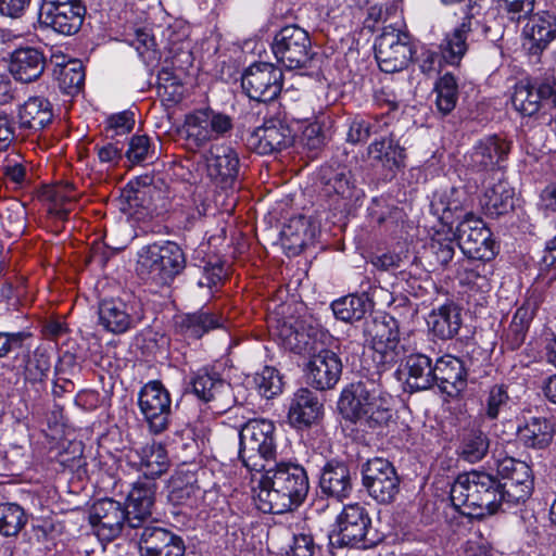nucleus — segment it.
Instances as JSON below:
<instances>
[{
	"label": "nucleus",
	"instance_id": "obj_1",
	"mask_svg": "<svg viewBox=\"0 0 556 556\" xmlns=\"http://www.w3.org/2000/svg\"><path fill=\"white\" fill-rule=\"evenodd\" d=\"M256 503L267 514H283L298 508L306 498L309 483L305 469L291 462L273 463L262 469Z\"/></svg>",
	"mask_w": 556,
	"mask_h": 556
},
{
	"label": "nucleus",
	"instance_id": "obj_2",
	"mask_svg": "<svg viewBox=\"0 0 556 556\" xmlns=\"http://www.w3.org/2000/svg\"><path fill=\"white\" fill-rule=\"evenodd\" d=\"M338 408L345 420L375 431L388 427L392 420L393 397L384 390L378 375V379L366 378L346 386Z\"/></svg>",
	"mask_w": 556,
	"mask_h": 556
},
{
	"label": "nucleus",
	"instance_id": "obj_3",
	"mask_svg": "<svg viewBox=\"0 0 556 556\" xmlns=\"http://www.w3.org/2000/svg\"><path fill=\"white\" fill-rule=\"evenodd\" d=\"M450 495L453 506L471 518L491 516L506 505L501 481L483 471L459 475L452 484Z\"/></svg>",
	"mask_w": 556,
	"mask_h": 556
},
{
	"label": "nucleus",
	"instance_id": "obj_4",
	"mask_svg": "<svg viewBox=\"0 0 556 556\" xmlns=\"http://www.w3.org/2000/svg\"><path fill=\"white\" fill-rule=\"evenodd\" d=\"M185 267V253L175 242L152 243L138 251L137 274L157 286L170 285Z\"/></svg>",
	"mask_w": 556,
	"mask_h": 556
},
{
	"label": "nucleus",
	"instance_id": "obj_5",
	"mask_svg": "<svg viewBox=\"0 0 556 556\" xmlns=\"http://www.w3.org/2000/svg\"><path fill=\"white\" fill-rule=\"evenodd\" d=\"M275 431L274 422L263 418L250 419L241 427L239 458L250 471L262 472V469L275 463Z\"/></svg>",
	"mask_w": 556,
	"mask_h": 556
},
{
	"label": "nucleus",
	"instance_id": "obj_6",
	"mask_svg": "<svg viewBox=\"0 0 556 556\" xmlns=\"http://www.w3.org/2000/svg\"><path fill=\"white\" fill-rule=\"evenodd\" d=\"M231 129L232 119L229 115L212 109H201L186 115L180 132L187 147L195 151Z\"/></svg>",
	"mask_w": 556,
	"mask_h": 556
},
{
	"label": "nucleus",
	"instance_id": "obj_7",
	"mask_svg": "<svg viewBox=\"0 0 556 556\" xmlns=\"http://www.w3.org/2000/svg\"><path fill=\"white\" fill-rule=\"evenodd\" d=\"M454 236L462 252L471 260L492 261L497 251L491 230L472 213H466L456 226Z\"/></svg>",
	"mask_w": 556,
	"mask_h": 556
},
{
	"label": "nucleus",
	"instance_id": "obj_8",
	"mask_svg": "<svg viewBox=\"0 0 556 556\" xmlns=\"http://www.w3.org/2000/svg\"><path fill=\"white\" fill-rule=\"evenodd\" d=\"M99 325L113 334H123L139 326L144 314L143 308L136 298H110L104 299L98 306Z\"/></svg>",
	"mask_w": 556,
	"mask_h": 556
},
{
	"label": "nucleus",
	"instance_id": "obj_9",
	"mask_svg": "<svg viewBox=\"0 0 556 556\" xmlns=\"http://www.w3.org/2000/svg\"><path fill=\"white\" fill-rule=\"evenodd\" d=\"M271 50L277 61L289 70L305 67L313 55L308 33L298 25L282 27L274 37Z\"/></svg>",
	"mask_w": 556,
	"mask_h": 556
},
{
	"label": "nucleus",
	"instance_id": "obj_10",
	"mask_svg": "<svg viewBox=\"0 0 556 556\" xmlns=\"http://www.w3.org/2000/svg\"><path fill=\"white\" fill-rule=\"evenodd\" d=\"M375 56L382 72L402 71L413 56L409 35L392 25L386 26L376 39Z\"/></svg>",
	"mask_w": 556,
	"mask_h": 556
},
{
	"label": "nucleus",
	"instance_id": "obj_11",
	"mask_svg": "<svg viewBox=\"0 0 556 556\" xmlns=\"http://www.w3.org/2000/svg\"><path fill=\"white\" fill-rule=\"evenodd\" d=\"M86 12L83 0H43L40 18L47 27L71 36L81 28Z\"/></svg>",
	"mask_w": 556,
	"mask_h": 556
},
{
	"label": "nucleus",
	"instance_id": "obj_12",
	"mask_svg": "<svg viewBox=\"0 0 556 556\" xmlns=\"http://www.w3.org/2000/svg\"><path fill=\"white\" fill-rule=\"evenodd\" d=\"M362 475L363 485L378 503L389 504L395 500L400 491V478L389 460L380 457L368 459Z\"/></svg>",
	"mask_w": 556,
	"mask_h": 556
},
{
	"label": "nucleus",
	"instance_id": "obj_13",
	"mask_svg": "<svg viewBox=\"0 0 556 556\" xmlns=\"http://www.w3.org/2000/svg\"><path fill=\"white\" fill-rule=\"evenodd\" d=\"M139 408L152 433L159 434L168 428L172 399L160 381H150L142 387L139 393Z\"/></svg>",
	"mask_w": 556,
	"mask_h": 556
},
{
	"label": "nucleus",
	"instance_id": "obj_14",
	"mask_svg": "<svg viewBox=\"0 0 556 556\" xmlns=\"http://www.w3.org/2000/svg\"><path fill=\"white\" fill-rule=\"evenodd\" d=\"M250 99L267 102L274 100L282 88V72L270 63L252 64L241 79Z\"/></svg>",
	"mask_w": 556,
	"mask_h": 556
},
{
	"label": "nucleus",
	"instance_id": "obj_15",
	"mask_svg": "<svg viewBox=\"0 0 556 556\" xmlns=\"http://www.w3.org/2000/svg\"><path fill=\"white\" fill-rule=\"evenodd\" d=\"M368 333L371 348L379 355L378 364L392 365L402 357L403 348L400 345V329L395 318L389 315L376 318Z\"/></svg>",
	"mask_w": 556,
	"mask_h": 556
},
{
	"label": "nucleus",
	"instance_id": "obj_16",
	"mask_svg": "<svg viewBox=\"0 0 556 556\" xmlns=\"http://www.w3.org/2000/svg\"><path fill=\"white\" fill-rule=\"evenodd\" d=\"M128 509L119 502L103 498L93 504L89 520L97 534L110 541L117 538L126 526L128 527Z\"/></svg>",
	"mask_w": 556,
	"mask_h": 556
},
{
	"label": "nucleus",
	"instance_id": "obj_17",
	"mask_svg": "<svg viewBox=\"0 0 556 556\" xmlns=\"http://www.w3.org/2000/svg\"><path fill=\"white\" fill-rule=\"evenodd\" d=\"M290 127L279 119L266 121L247 138L248 147L261 155L273 154L291 146Z\"/></svg>",
	"mask_w": 556,
	"mask_h": 556
},
{
	"label": "nucleus",
	"instance_id": "obj_18",
	"mask_svg": "<svg viewBox=\"0 0 556 556\" xmlns=\"http://www.w3.org/2000/svg\"><path fill=\"white\" fill-rule=\"evenodd\" d=\"M371 520L365 507L355 503L344 506L337 518V536L341 545L366 543Z\"/></svg>",
	"mask_w": 556,
	"mask_h": 556
},
{
	"label": "nucleus",
	"instance_id": "obj_19",
	"mask_svg": "<svg viewBox=\"0 0 556 556\" xmlns=\"http://www.w3.org/2000/svg\"><path fill=\"white\" fill-rule=\"evenodd\" d=\"M542 101H546L556 108V80L547 78L538 86L520 81L515 86L511 103L516 111L522 115L535 114Z\"/></svg>",
	"mask_w": 556,
	"mask_h": 556
},
{
	"label": "nucleus",
	"instance_id": "obj_20",
	"mask_svg": "<svg viewBox=\"0 0 556 556\" xmlns=\"http://www.w3.org/2000/svg\"><path fill=\"white\" fill-rule=\"evenodd\" d=\"M341 374V359L330 350H321L313 355L306 366L308 384L320 391L334 388Z\"/></svg>",
	"mask_w": 556,
	"mask_h": 556
},
{
	"label": "nucleus",
	"instance_id": "obj_21",
	"mask_svg": "<svg viewBox=\"0 0 556 556\" xmlns=\"http://www.w3.org/2000/svg\"><path fill=\"white\" fill-rule=\"evenodd\" d=\"M139 549L141 556H184L185 543L164 528L147 526L140 535Z\"/></svg>",
	"mask_w": 556,
	"mask_h": 556
},
{
	"label": "nucleus",
	"instance_id": "obj_22",
	"mask_svg": "<svg viewBox=\"0 0 556 556\" xmlns=\"http://www.w3.org/2000/svg\"><path fill=\"white\" fill-rule=\"evenodd\" d=\"M193 393L203 402L212 403L217 412L228 409L232 402L231 386L216 374L198 372L191 380Z\"/></svg>",
	"mask_w": 556,
	"mask_h": 556
},
{
	"label": "nucleus",
	"instance_id": "obj_23",
	"mask_svg": "<svg viewBox=\"0 0 556 556\" xmlns=\"http://www.w3.org/2000/svg\"><path fill=\"white\" fill-rule=\"evenodd\" d=\"M208 176L225 187H231L239 173V156L229 146L215 144L206 154Z\"/></svg>",
	"mask_w": 556,
	"mask_h": 556
},
{
	"label": "nucleus",
	"instance_id": "obj_24",
	"mask_svg": "<svg viewBox=\"0 0 556 556\" xmlns=\"http://www.w3.org/2000/svg\"><path fill=\"white\" fill-rule=\"evenodd\" d=\"M155 482L147 479L137 481L127 496L128 528L143 527L152 516L154 505Z\"/></svg>",
	"mask_w": 556,
	"mask_h": 556
},
{
	"label": "nucleus",
	"instance_id": "obj_25",
	"mask_svg": "<svg viewBox=\"0 0 556 556\" xmlns=\"http://www.w3.org/2000/svg\"><path fill=\"white\" fill-rule=\"evenodd\" d=\"M468 195L463 188L452 187L448 190L434 194L430 208L433 215L442 222V224L452 227L454 222L464 219V215L468 213Z\"/></svg>",
	"mask_w": 556,
	"mask_h": 556
},
{
	"label": "nucleus",
	"instance_id": "obj_26",
	"mask_svg": "<svg viewBox=\"0 0 556 556\" xmlns=\"http://www.w3.org/2000/svg\"><path fill=\"white\" fill-rule=\"evenodd\" d=\"M510 151L509 143L498 137L489 136L481 139L470 154V166L478 172L494 170Z\"/></svg>",
	"mask_w": 556,
	"mask_h": 556
},
{
	"label": "nucleus",
	"instance_id": "obj_27",
	"mask_svg": "<svg viewBox=\"0 0 556 556\" xmlns=\"http://www.w3.org/2000/svg\"><path fill=\"white\" fill-rule=\"evenodd\" d=\"M46 59L42 52L33 47L16 49L11 55L10 72L15 79L30 83L45 71Z\"/></svg>",
	"mask_w": 556,
	"mask_h": 556
},
{
	"label": "nucleus",
	"instance_id": "obj_28",
	"mask_svg": "<svg viewBox=\"0 0 556 556\" xmlns=\"http://www.w3.org/2000/svg\"><path fill=\"white\" fill-rule=\"evenodd\" d=\"M323 405L315 394L308 389H300L291 399L288 419L294 427H308L314 424L321 414Z\"/></svg>",
	"mask_w": 556,
	"mask_h": 556
},
{
	"label": "nucleus",
	"instance_id": "obj_29",
	"mask_svg": "<svg viewBox=\"0 0 556 556\" xmlns=\"http://www.w3.org/2000/svg\"><path fill=\"white\" fill-rule=\"evenodd\" d=\"M528 16L523 34L532 42L531 49L542 52L556 38V16L546 11Z\"/></svg>",
	"mask_w": 556,
	"mask_h": 556
},
{
	"label": "nucleus",
	"instance_id": "obj_30",
	"mask_svg": "<svg viewBox=\"0 0 556 556\" xmlns=\"http://www.w3.org/2000/svg\"><path fill=\"white\" fill-rule=\"evenodd\" d=\"M367 156L374 165L393 172L404 165L405 149L393 137H386L368 146Z\"/></svg>",
	"mask_w": 556,
	"mask_h": 556
},
{
	"label": "nucleus",
	"instance_id": "obj_31",
	"mask_svg": "<svg viewBox=\"0 0 556 556\" xmlns=\"http://www.w3.org/2000/svg\"><path fill=\"white\" fill-rule=\"evenodd\" d=\"M321 491L338 500L348 497L352 491L350 469L342 463H328L320 476Z\"/></svg>",
	"mask_w": 556,
	"mask_h": 556
},
{
	"label": "nucleus",
	"instance_id": "obj_32",
	"mask_svg": "<svg viewBox=\"0 0 556 556\" xmlns=\"http://www.w3.org/2000/svg\"><path fill=\"white\" fill-rule=\"evenodd\" d=\"M434 382L442 390L452 393L450 388L459 391L466 382V371L463 362L452 355H444L434 365Z\"/></svg>",
	"mask_w": 556,
	"mask_h": 556
},
{
	"label": "nucleus",
	"instance_id": "obj_33",
	"mask_svg": "<svg viewBox=\"0 0 556 556\" xmlns=\"http://www.w3.org/2000/svg\"><path fill=\"white\" fill-rule=\"evenodd\" d=\"M454 255V240L447 235L435 232L425 248L424 258L429 271H440L447 268Z\"/></svg>",
	"mask_w": 556,
	"mask_h": 556
},
{
	"label": "nucleus",
	"instance_id": "obj_34",
	"mask_svg": "<svg viewBox=\"0 0 556 556\" xmlns=\"http://www.w3.org/2000/svg\"><path fill=\"white\" fill-rule=\"evenodd\" d=\"M50 102L41 97H30L21 105L18 121L22 128L41 130L52 121Z\"/></svg>",
	"mask_w": 556,
	"mask_h": 556
},
{
	"label": "nucleus",
	"instance_id": "obj_35",
	"mask_svg": "<svg viewBox=\"0 0 556 556\" xmlns=\"http://www.w3.org/2000/svg\"><path fill=\"white\" fill-rule=\"evenodd\" d=\"M471 17H466L459 26L445 36L440 45L441 55L451 65H458L468 50L467 39L471 33Z\"/></svg>",
	"mask_w": 556,
	"mask_h": 556
},
{
	"label": "nucleus",
	"instance_id": "obj_36",
	"mask_svg": "<svg viewBox=\"0 0 556 556\" xmlns=\"http://www.w3.org/2000/svg\"><path fill=\"white\" fill-rule=\"evenodd\" d=\"M428 325L438 338L452 339L458 333L462 325L460 312L453 304L442 305L429 315Z\"/></svg>",
	"mask_w": 556,
	"mask_h": 556
},
{
	"label": "nucleus",
	"instance_id": "obj_37",
	"mask_svg": "<svg viewBox=\"0 0 556 556\" xmlns=\"http://www.w3.org/2000/svg\"><path fill=\"white\" fill-rule=\"evenodd\" d=\"M533 490L532 472L527 464L520 466L515 476L505 482H501V491L507 506L523 503L531 495Z\"/></svg>",
	"mask_w": 556,
	"mask_h": 556
},
{
	"label": "nucleus",
	"instance_id": "obj_38",
	"mask_svg": "<svg viewBox=\"0 0 556 556\" xmlns=\"http://www.w3.org/2000/svg\"><path fill=\"white\" fill-rule=\"evenodd\" d=\"M225 321L217 314L199 312L180 317L176 325L179 332L186 338L200 339L211 329L223 328Z\"/></svg>",
	"mask_w": 556,
	"mask_h": 556
},
{
	"label": "nucleus",
	"instance_id": "obj_39",
	"mask_svg": "<svg viewBox=\"0 0 556 556\" xmlns=\"http://www.w3.org/2000/svg\"><path fill=\"white\" fill-rule=\"evenodd\" d=\"M481 206L485 214L492 217L506 214L514 206L513 188L506 181L500 180L485 190L481 199Z\"/></svg>",
	"mask_w": 556,
	"mask_h": 556
},
{
	"label": "nucleus",
	"instance_id": "obj_40",
	"mask_svg": "<svg viewBox=\"0 0 556 556\" xmlns=\"http://www.w3.org/2000/svg\"><path fill=\"white\" fill-rule=\"evenodd\" d=\"M406 382L414 390H426L434 383V366L424 354H412L406 359Z\"/></svg>",
	"mask_w": 556,
	"mask_h": 556
},
{
	"label": "nucleus",
	"instance_id": "obj_41",
	"mask_svg": "<svg viewBox=\"0 0 556 556\" xmlns=\"http://www.w3.org/2000/svg\"><path fill=\"white\" fill-rule=\"evenodd\" d=\"M490 447L489 437L477 428L464 429L460 433L458 455L468 463H477L485 457Z\"/></svg>",
	"mask_w": 556,
	"mask_h": 556
},
{
	"label": "nucleus",
	"instance_id": "obj_42",
	"mask_svg": "<svg viewBox=\"0 0 556 556\" xmlns=\"http://www.w3.org/2000/svg\"><path fill=\"white\" fill-rule=\"evenodd\" d=\"M517 437L528 447L544 448L552 441L553 427L546 418L533 417L518 428Z\"/></svg>",
	"mask_w": 556,
	"mask_h": 556
},
{
	"label": "nucleus",
	"instance_id": "obj_43",
	"mask_svg": "<svg viewBox=\"0 0 556 556\" xmlns=\"http://www.w3.org/2000/svg\"><path fill=\"white\" fill-rule=\"evenodd\" d=\"M169 459L165 447L160 443H151L140 451V470L147 479L153 480L166 472Z\"/></svg>",
	"mask_w": 556,
	"mask_h": 556
},
{
	"label": "nucleus",
	"instance_id": "obj_44",
	"mask_svg": "<svg viewBox=\"0 0 556 556\" xmlns=\"http://www.w3.org/2000/svg\"><path fill=\"white\" fill-rule=\"evenodd\" d=\"M311 238L309 222L303 216L291 218L281 231L283 247L293 254L300 253Z\"/></svg>",
	"mask_w": 556,
	"mask_h": 556
},
{
	"label": "nucleus",
	"instance_id": "obj_45",
	"mask_svg": "<svg viewBox=\"0 0 556 556\" xmlns=\"http://www.w3.org/2000/svg\"><path fill=\"white\" fill-rule=\"evenodd\" d=\"M169 500L177 505L185 504L200 493L195 473L192 471L176 472L169 480Z\"/></svg>",
	"mask_w": 556,
	"mask_h": 556
},
{
	"label": "nucleus",
	"instance_id": "obj_46",
	"mask_svg": "<svg viewBox=\"0 0 556 556\" xmlns=\"http://www.w3.org/2000/svg\"><path fill=\"white\" fill-rule=\"evenodd\" d=\"M434 92L437 94L435 105L442 115L450 114L456 106L458 100V84L456 78L446 73L435 83Z\"/></svg>",
	"mask_w": 556,
	"mask_h": 556
},
{
	"label": "nucleus",
	"instance_id": "obj_47",
	"mask_svg": "<svg viewBox=\"0 0 556 556\" xmlns=\"http://www.w3.org/2000/svg\"><path fill=\"white\" fill-rule=\"evenodd\" d=\"M368 306V301L364 295L353 294L343 296L331 305L336 317L348 323L362 319Z\"/></svg>",
	"mask_w": 556,
	"mask_h": 556
},
{
	"label": "nucleus",
	"instance_id": "obj_48",
	"mask_svg": "<svg viewBox=\"0 0 556 556\" xmlns=\"http://www.w3.org/2000/svg\"><path fill=\"white\" fill-rule=\"evenodd\" d=\"M24 509L14 503L0 504V534L15 536L26 525Z\"/></svg>",
	"mask_w": 556,
	"mask_h": 556
},
{
	"label": "nucleus",
	"instance_id": "obj_49",
	"mask_svg": "<svg viewBox=\"0 0 556 556\" xmlns=\"http://www.w3.org/2000/svg\"><path fill=\"white\" fill-rule=\"evenodd\" d=\"M269 331L286 349L291 351L301 349L299 338L303 336L299 333L291 319L270 317Z\"/></svg>",
	"mask_w": 556,
	"mask_h": 556
},
{
	"label": "nucleus",
	"instance_id": "obj_50",
	"mask_svg": "<svg viewBox=\"0 0 556 556\" xmlns=\"http://www.w3.org/2000/svg\"><path fill=\"white\" fill-rule=\"evenodd\" d=\"M29 352L22 353L25 361L24 369L26 378L30 381H41L51 368L50 355L43 349H36L31 355Z\"/></svg>",
	"mask_w": 556,
	"mask_h": 556
},
{
	"label": "nucleus",
	"instance_id": "obj_51",
	"mask_svg": "<svg viewBox=\"0 0 556 556\" xmlns=\"http://www.w3.org/2000/svg\"><path fill=\"white\" fill-rule=\"evenodd\" d=\"M155 142L146 135H136L129 141L126 156L131 163L153 161L157 157Z\"/></svg>",
	"mask_w": 556,
	"mask_h": 556
},
{
	"label": "nucleus",
	"instance_id": "obj_52",
	"mask_svg": "<svg viewBox=\"0 0 556 556\" xmlns=\"http://www.w3.org/2000/svg\"><path fill=\"white\" fill-rule=\"evenodd\" d=\"M325 192L327 195H338L344 200L354 198L356 188L351 173L345 169L333 173L326 181Z\"/></svg>",
	"mask_w": 556,
	"mask_h": 556
},
{
	"label": "nucleus",
	"instance_id": "obj_53",
	"mask_svg": "<svg viewBox=\"0 0 556 556\" xmlns=\"http://www.w3.org/2000/svg\"><path fill=\"white\" fill-rule=\"evenodd\" d=\"M55 74L58 75L61 88H63L67 93L77 92L85 81L83 66L76 61L67 62V65L60 68L59 72L55 71Z\"/></svg>",
	"mask_w": 556,
	"mask_h": 556
},
{
	"label": "nucleus",
	"instance_id": "obj_54",
	"mask_svg": "<svg viewBox=\"0 0 556 556\" xmlns=\"http://www.w3.org/2000/svg\"><path fill=\"white\" fill-rule=\"evenodd\" d=\"M254 380L258 393L266 399L274 397L282 390V379L274 367H264L261 372L256 374Z\"/></svg>",
	"mask_w": 556,
	"mask_h": 556
},
{
	"label": "nucleus",
	"instance_id": "obj_55",
	"mask_svg": "<svg viewBox=\"0 0 556 556\" xmlns=\"http://www.w3.org/2000/svg\"><path fill=\"white\" fill-rule=\"evenodd\" d=\"M29 332H0V358L7 356L10 352L20 353L29 351Z\"/></svg>",
	"mask_w": 556,
	"mask_h": 556
},
{
	"label": "nucleus",
	"instance_id": "obj_56",
	"mask_svg": "<svg viewBox=\"0 0 556 556\" xmlns=\"http://www.w3.org/2000/svg\"><path fill=\"white\" fill-rule=\"evenodd\" d=\"M458 278L462 285L468 286L477 291L486 292L490 290V282L484 265L466 267L463 271L458 273Z\"/></svg>",
	"mask_w": 556,
	"mask_h": 556
},
{
	"label": "nucleus",
	"instance_id": "obj_57",
	"mask_svg": "<svg viewBox=\"0 0 556 556\" xmlns=\"http://www.w3.org/2000/svg\"><path fill=\"white\" fill-rule=\"evenodd\" d=\"M507 390L502 384L493 386L485 397V415L490 419L497 418L501 409L508 403Z\"/></svg>",
	"mask_w": 556,
	"mask_h": 556
},
{
	"label": "nucleus",
	"instance_id": "obj_58",
	"mask_svg": "<svg viewBox=\"0 0 556 556\" xmlns=\"http://www.w3.org/2000/svg\"><path fill=\"white\" fill-rule=\"evenodd\" d=\"M513 22H520L533 12L534 0H495Z\"/></svg>",
	"mask_w": 556,
	"mask_h": 556
},
{
	"label": "nucleus",
	"instance_id": "obj_59",
	"mask_svg": "<svg viewBox=\"0 0 556 556\" xmlns=\"http://www.w3.org/2000/svg\"><path fill=\"white\" fill-rule=\"evenodd\" d=\"M157 93L167 101L178 102L182 97V86L167 71L159 74Z\"/></svg>",
	"mask_w": 556,
	"mask_h": 556
},
{
	"label": "nucleus",
	"instance_id": "obj_60",
	"mask_svg": "<svg viewBox=\"0 0 556 556\" xmlns=\"http://www.w3.org/2000/svg\"><path fill=\"white\" fill-rule=\"evenodd\" d=\"M135 126V113L131 111H123L111 115L106 119V132H112L111 136H121L128 134Z\"/></svg>",
	"mask_w": 556,
	"mask_h": 556
},
{
	"label": "nucleus",
	"instance_id": "obj_61",
	"mask_svg": "<svg viewBox=\"0 0 556 556\" xmlns=\"http://www.w3.org/2000/svg\"><path fill=\"white\" fill-rule=\"evenodd\" d=\"M378 131L377 122L370 123L364 118L355 117L350 123L346 139L351 143H358L367 140L371 134Z\"/></svg>",
	"mask_w": 556,
	"mask_h": 556
},
{
	"label": "nucleus",
	"instance_id": "obj_62",
	"mask_svg": "<svg viewBox=\"0 0 556 556\" xmlns=\"http://www.w3.org/2000/svg\"><path fill=\"white\" fill-rule=\"evenodd\" d=\"M532 317L533 313L528 307L521 306L516 311L509 326V333L513 332L515 334V346H519L520 343L525 340L526 332Z\"/></svg>",
	"mask_w": 556,
	"mask_h": 556
},
{
	"label": "nucleus",
	"instance_id": "obj_63",
	"mask_svg": "<svg viewBox=\"0 0 556 556\" xmlns=\"http://www.w3.org/2000/svg\"><path fill=\"white\" fill-rule=\"evenodd\" d=\"M315 543L311 534L300 533L293 536V544L287 556H314Z\"/></svg>",
	"mask_w": 556,
	"mask_h": 556
},
{
	"label": "nucleus",
	"instance_id": "obj_64",
	"mask_svg": "<svg viewBox=\"0 0 556 556\" xmlns=\"http://www.w3.org/2000/svg\"><path fill=\"white\" fill-rule=\"evenodd\" d=\"M99 161L109 167L115 166L122 160V149L113 143H106L97 149Z\"/></svg>",
	"mask_w": 556,
	"mask_h": 556
}]
</instances>
